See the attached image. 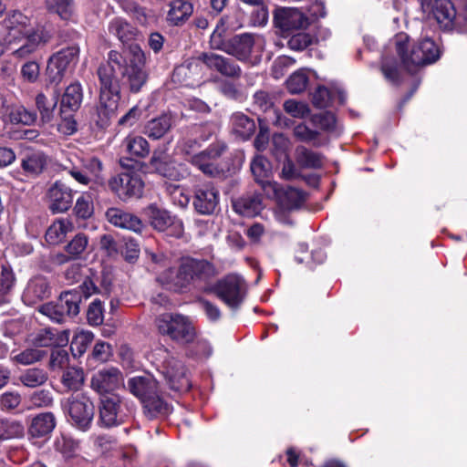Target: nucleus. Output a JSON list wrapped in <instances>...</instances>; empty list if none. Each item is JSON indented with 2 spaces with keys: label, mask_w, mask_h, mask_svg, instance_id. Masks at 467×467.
Returning <instances> with one entry per match:
<instances>
[{
  "label": "nucleus",
  "mask_w": 467,
  "mask_h": 467,
  "mask_svg": "<svg viewBox=\"0 0 467 467\" xmlns=\"http://www.w3.org/2000/svg\"><path fill=\"white\" fill-rule=\"evenodd\" d=\"M393 42L401 64L410 72L435 63L441 56L438 46L429 36L412 43L408 35L400 33L395 36Z\"/></svg>",
  "instance_id": "1"
},
{
  "label": "nucleus",
  "mask_w": 467,
  "mask_h": 467,
  "mask_svg": "<svg viewBox=\"0 0 467 467\" xmlns=\"http://www.w3.org/2000/svg\"><path fill=\"white\" fill-rule=\"evenodd\" d=\"M126 388L141 401L149 418L166 416L170 413L171 407L161 398L159 382L152 375L145 373L130 378Z\"/></svg>",
  "instance_id": "2"
},
{
  "label": "nucleus",
  "mask_w": 467,
  "mask_h": 467,
  "mask_svg": "<svg viewBox=\"0 0 467 467\" xmlns=\"http://www.w3.org/2000/svg\"><path fill=\"white\" fill-rule=\"evenodd\" d=\"M213 272V267L206 260L184 258L179 268H169L162 272L158 280L168 289L181 291L186 288L195 278H206Z\"/></svg>",
  "instance_id": "3"
},
{
  "label": "nucleus",
  "mask_w": 467,
  "mask_h": 467,
  "mask_svg": "<svg viewBox=\"0 0 467 467\" xmlns=\"http://www.w3.org/2000/svg\"><path fill=\"white\" fill-rule=\"evenodd\" d=\"M121 57L125 60L120 67L122 87L131 93L140 92L149 79L142 50L138 45L131 44L122 51Z\"/></svg>",
  "instance_id": "4"
},
{
  "label": "nucleus",
  "mask_w": 467,
  "mask_h": 467,
  "mask_svg": "<svg viewBox=\"0 0 467 467\" xmlns=\"http://www.w3.org/2000/svg\"><path fill=\"white\" fill-rule=\"evenodd\" d=\"M156 326L160 334L179 344L188 345L197 338L195 327L190 319L180 314H162L156 318Z\"/></svg>",
  "instance_id": "5"
},
{
  "label": "nucleus",
  "mask_w": 467,
  "mask_h": 467,
  "mask_svg": "<svg viewBox=\"0 0 467 467\" xmlns=\"http://www.w3.org/2000/svg\"><path fill=\"white\" fill-rule=\"evenodd\" d=\"M212 292L230 308L238 309L246 296L247 285L244 278L232 274L217 281Z\"/></svg>",
  "instance_id": "6"
},
{
  "label": "nucleus",
  "mask_w": 467,
  "mask_h": 467,
  "mask_svg": "<svg viewBox=\"0 0 467 467\" xmlns=\"http://www.w3.org/2000/svg\"><path fill=\"white\" fill-rule=\"evenodd\" d=\"M78 54V47L72 46L51 56L47 67V81L57 86L64 78L67 71L77 64Z\"/></svg>",
  "instance_id": "7"
},
{
  "label": "nucleus",
  "mask_w": 467,
  "mask_h": 467,
  "mask_svg": "<svg viewBox=\"0 0 467 467\" xmlns=\"http://www.w3.org/2000/svg\"><path fill=\"white\" fill-rule=\"evenodd\" d=\"M72 422L81 431L89 429L94 418L95 408L85 394L71 395L65 406Z\"/></svg>",
  "instance_id": "8"
},
{
  "label": "nucleus",
  "mask_w": 467,
  "mask_h": 467,
  "mask_svg": "<svg viewBox=\"0 0 467 467\" xmlns=\"http://www.w3.org/2000/svg\"><path fill=\"white\" fill-rule=\"evenodd\" d=\"M122 62L125 60L121 53L115 50L109 51L108 60L100 64L97 70L99 90L120 92V83L116 71L120 73Z\"/></svg>",
  "instance_id": "9"
},
{
  "label": "nucleus",
  "mask_w": 467,
  "mask_h": 467,
  "mask_svg": "<svg viewBox=\"0 0 467 467\" xmlns=\"http://www.w3.org/2000/svg\"><path fill=\"white\" fill-rule=\"evenodd\" d=\"M109 186L119 199L127 201L130 198L141 197L144 182L139 174L123 172L112 177Z\"/></svg>",
  "instance_id": "10"
},
{
  "label": "nucleus",
  "mask_w": 467,
  "mask_h": 467,
  "mask_svg": "<svg viewBox=\"0 0 467 467\" xmlns=\"http://www.w3.org/2000/svg\"><path fill=\"white\" fill-rule=\"evenodd\" d=\"M166 357L161 367V373L165 378L169 387L175 391H187L191 388L190 380L182 361L169 355L165 349Z\"/></svg>",
  "instance_id": "11"
},
{
  "label": "nucleus",
  "mask_w": 467,
  "mask_h": 467,
  "mask_svg": "<svg viewBox=\"0 0 467 467\" xmlns=\"http://www.w3.org/2000/svg\"><path fill=\"white\" fill-rule=\"evenodd\" d=\"M224 150L223 144H213L196 154H192L189 150H186V161L205 175L213 177L220 173V169L215 162Z\"/></svg>",
  "instance_id": "12"
},
{
  "label": "nucleus",
  "mask_w": 467,
  "mask_h": 467,
  "mask_svg": "<svg viewBox=\"0 0 467 467\" xmlns=\"http://www.w3.org/2000/svg\"><path fill=\"white\" fill-rule=\"evenodd\" d=\"M421 8L445 30L453 29L456 9L451 0H421Z\"/></svg>",
  "instance_id": "13"
},
{
  "label": "nucleus",
  "mask_w": 467,
  "mask_h": 467,
  "mask_svg": "<svg viewBox=\"0 0 467 467\" xmlns=\"http://www.w3.org/2000/svg\"><path fill=\"white\" fill-rule=\"evenodd\" d=\"M1 25L5 31L4 40L8 46L19 42L32 28L30 18L18 10L7 12Z\"/></svg>",
  "instance_id": "14"
},
{
  "label": "nucleus",
  "mask_w": 467,
  "mask_h": 467,
  "mask_svg": "<svg viewBox=\"0 0 467 467\" xmlns=\"http://www.w3.org/2000/svg\"><path fill=\"white\" fill-rule=\"evenodd\" d=\"M123 384L122 373L114 367L104 368L94 372L90 379L91 389L101 397L114 394L113 391Z\"/></svg>",
  "instance_id": "15"
},
{
  "label": "nucleus",
  "mask_w": 467,
  "mask_h": 467,
  "mask_svg": "<svg viewBox=\"0 0 467 467\" xmlns=\"http://www.w3.org/2000/svg\"><path fill=\"white\" fill-rule=\"evenodd\" d=\"M150 168L156 173L172 181H180L189 175L187 167L170 160L164 151H154L150 160Z\"/></svg>",
  "instance_id": "16"
},
{
  "label": "nucleus",
  "mask_w": 467,
  "mask_h": 467,
  "mask_svg": "<svg viewBox=\"0 0 467 467\" xmlns=\"http://www.w3.org/2000/svg\"><path fill=\"white\" fill-rule=\"evenodd\" d=\"M47 40L48 38L43 30L31 28L19 42L10 46L12 56L18 59H26L33 55L40 46L46 44Z\"/></svg>",
  "instance_id": "17"
},
{
  "label": "nucleus",
  "mask_w": 467,
  "mask_h": 467,
  "mask_svg": "<svg viewBox=\"0 0 467 467\" xmlns=\"http://www.w3.org/2000/svg\"><path fill=\"white\" fill-rule=\"evenodd\" d=\"M198 61L224 77L237 78L242 74L241 67L233 59L213 52L200 54Z\"/></svg>",
  "instance_id": "18"
},
{
  "label": "nucleus",
  "mask_w": 467,
  "mask_h": 467,
  "mask_svg": "<svg viewBox=\"0 0 467 467\" xmlns=\"http://www.w3.org/2000/svg\"><path fill=\"white\" fill-rule=\"evenodd\" d=\"M99 422L101 426L110 428L123 421L121 414V400L116 394L102 396L99 407Z\"/></svg>",
  "instance_id": "19"
},
{
  "label": "nucleus",
  "mask_w": 467,
  "mask_h": 467,
  "mask_svg": "<svg viewBox=\"0 0 467 467\" xmlns=\"http://www.w3.org/2000/svg\"><path fill=\"white\" fill-rule=\"evenodd\" d=\"M47 196L53 213L67 211L73 202L72 190L61 181H57L49 187Z\"/></svg>",
  "instance_id": "20"
},
{
  "label": "nucleus",
  "mask_w": 467,
  "mask_h": 467,
  "mask_svg": "<svg viewBox=\"0 0 467 467\" xmlns=\"http://www.w3.org/2000/svg\"><path fill=\"white\" fill-rule=\"evenodd\" d=\"M219 202V192L213 185L208 183L194 190L193 207L201 214H212Z\"/></svg>",
  "instance_id": "21"
},
{
  "label": "nucleus",
  "mask_w": 467,
  "mask_h": 467,
  "mask_svg": "<svg viewBox=\"0 0 467 467\" xmlns=\"http://www.w3.org/2000/svg\"><path fill=\"white\" fill-rule=\"evenodd\" d=\"M120 92L99 90L97 113L100 126H107L117 116Z\"/></svg>",
  "instance_id": "22"
},
{
  "label": "nucleus",
  "mask_w": 467,
  "mask_h": 467,
  "mask_svg": "<svg viewBox=\"0 0 467 467\" xmlns=\"http://www.w3.org/2000/svg\"><path fill=\"white\" fill-rule=\"evenodd\" d=\"M106 218L116 227L140 233L144 228L142 221L135 214L120 208L111 207L106 212Z\"/></svg>",
  "instance_id": "23"
},
{
  "label": "nucleus",
  "mask_w": 467,
  "mask_h": 467,
  "mask_svg": "<svg viewBox=\"0 0 467 467\" xmlns=\"http://www.w3.org/2000/svg\"><path fill=\"white\" fill-rule=\"evenodd\" d=\"M176 124V115L164 112L150 119L144 127V134L151 140H160L168 134Z\"/></svg>",
  "instance_id": "24"
},
{
  "label": "nucleus",
  "mask_w": 467,
  "mask_h": 467,
  "mask_svg": "<svg viewBox=\"0 0 467 467\" xmlns=\"http://www.w3.org/2000/svg\"><path fill=\"white\" fill-rule=\"evenodd\" d=\"M234 212L242 216L254 217L263 210V200L260 193L250 192L233 200Z\"/></svg>",
  "instance_id": "25"
},
{
  "label": "nucleus",
  "mask_w": 467,
  "mask_h": 467,
  "mask_svg": "<svg viewBox=\"0 0 467 467\" xmlns=\"http://www.w3.org/2000/svg\"><path fill=\"white\" fill-rule=\"evenodd\" d=\"M254 44L255 41L253 35H236L228 40L227 47L224 52L244 61L249 58Z\"/></svg>",
  "instance_id": "26"
},
{
  "label": "nucleus",
  "mask_w": 467,
  "mask_h": 467,
  "mask_svg": "<svg viewBox=\"0 0 467 467\" xmlns=\"http://www.w3.org/2000/svg\"><path fill=\"white\" fill-rule=\"evenodd\" d=\"M49 294L50 288L47 279L43 276H36L27 283L22 298L26 305L31 306L48 297Z\"/></svg>",
  "instance_id": "27"
},
{
  "label": "nucleus",
  "mask_w": 467,
  "mask_h": 467,
  "mask_svg": "<svg viewBox=\"0 0 467 467\" xmlns=\"http://www.w3.org/2000/svg\"><path fill=\"white\" fill-rule=\"evenodd\" d=\"M56 427V418L52 412H43L35 416L28 427L30 438H47Z\"/></svg>",
  "instance_id": "28"
},
{
  "label": "nucleus",
  "mask_w": 467,
  "mask_h": 467,
  "mask_svg": "<svg viewBox=\"0 0 467 467\" xmlns=\"http://www.w3.org/2000/svg\"><path fill=\"white\" fill-rule=\"evenodd\" d=\"M59 91L56 89L51 98H47L44 93H39L36 97V107L40 115L42 123H49L54 118V112L57 105Z\"/></svg>",
  "instance_id": "29"
},
{
  "label": "nucleus",
  "mask_w": 467,
  "mask_h": 467,
  "mask_svg": "<svg viewBox=\"0 0 467 467\" xmlns=\"http://www.w3.org/2000/svg\"><path fill=\"white\" fill-rule=\"evenodd\" d=\"M145 213L150 225L160 232L167 230L174 223L175 218L166 210L159 208L155 204H150L145 209Z\"/></svg>",
  "instance_id": "30"
},
{
  "label": "nucleus",
  "mask_w": 467,
  "mask_h": 467,
  "mask_svg": "<svg viewBox=\"0 0 467 467\" xmlns=\"http://www.w3.org/2000/svg\"><path fill=\"white\" fill-rule=\"evenodd\" d=\"M47 165V157L41 151H34L26 154L22 160L21 167L24 171L36 177L42 173Z\"/></svg>",
  "instance_id": "31"
},
{
  "label": "nucleus",
  "mask_w": 467,
  "mask_h": 467,
  "mask_svg": "<svg viewBox=\"0 0 467 467\" xmlns=\"http://www.w3.org/2000/svg\"><path fill=\"white\" fill-rule=\"evenodd\" d=\"M192 5L189 0H173L170 5L167 20L174 26L183 23L192 13Z\"/></svg>",
  "instance_id": "32"
},
{
  "label": "nucleus",
  "mask_w": 467,
  "mask_h": 467,
  "mask_svg": "<svg viewBox=\"0 0 467 467\" xmlns=\"http://www.w3.org/2000/svg\"><path fill=\"white\" fill-rule=\"evenodd\" d=\"M83 100V89L78 81L71 83L67 87L61 99L60 109L65 108L70 111H76L80 108Z\"/></svg>",
  "instance_id": "33"
},
{
  "label": "nucleus",
  "mask_w": 467,
  "mask_h": 467,
  "mask_svg": "<svg viewBox=\"0 0 467 467\" xmlns=\"http://www.w3.org/2000/svg\"><path fill=\"white\" fill-rule=\"evenodd\" d=\"M47 9L64 21H73L76 16L74 0H45Z\"/></svg>",
  "instance_id": "34"
},
{
  "label": "nucleus",
  "mask_w": 467,
  "mask_h": 467,
  "mask_svg": "<svg viewBox=\"0 0 467 467\" xmlns=\"http://www.w3.org/2000/svg\"><path fill=\"white\" fill-rule=\"evenodd\" d=\"M123 146L131 158H145L150 153L149 142L139 135L127 136L123 140Z\"/></svg>",
  "instance_id": "35"
},
{
  "label": "nucleus",
  "mask_w": 467,
  "mask_h": 467,
  "mask_svg": "<svg viewBox=\"0 0 467 467\" xmlns=\"http://www.w3.org/2000/svg\"><path fill=\"white\" fill-rule=\"evenodd\" d=\"M231 124L233 131L244 140L249 139L255 130L254 119L241 112L232 115Z\"/></svg>",
  "instance_id": "36"
},
{
  "label": "nucleus",
  "mask_w": 467,
  "mask_h": 467,
  "mask_svg": "<svg viewBox=\"0 0 467 467\" xmlns=\"http://www.w3.org/2000/svg\"><path fill=\"white\" fill-rule=\"evenodd\" d=\"M198 59L196 61L187 62L174 68L172 80L174 82L184 83L185 85H193V82L199 80L196 77L199 75L196 70L199 68Z\"/></svg>",
  "instance_id": "37"
},
{
  "label": "nucleus",
  "mask_w": 467,
  "mask_h": 467,
  "mask_svg": "<svg viewBox=\"0 0 467 467\" xmlns=\"http://www.w3.org/2000/svg\"><path fill=\"white\" fill-rule=\"evenodd\" d=\"M108 29L110 34L116 36L122 43H128L136 35V29L120 17L112 19L109 24Z\"/></svg>",
  "instance_id": "38"
},
{
  "label": "nucleus",
  "mask_w": 467,
  "mask_h": 467,
  "mask_svg": "<svg viewBox=\"0 0 467 467\" xmlns=\"http://www.w3.org/2000/svg\"><path fill=\"white\" fill-rule=\"evenodd\" d=\"M296 158L297 163L302 168L319 169L323 165V156L304 146H299L296 149Z\"/></svg>",
  "instance_id": "39"
},
{
  "label": "nucleus",
  "mask_w": 467,
  "mask_h": 467,
  "mask_svg": "<svg viewBox=\"0 0 467 467\" xmlns=\"http://www.w3.org/2000/svg\"><path fill=\"white\" fill-rule=\"evenodd\" d=\"M72 223L67 219L55 221L47 230L46 240L50 244H59L72 231Z\"/></svg>",
  "instance_id": "40"
},
{
  "label": "nucleus",
  "mask_w": 467,
  "mask_h": 467,
  "mask_svg": "<svg viewBox=\"0 0 467 467\" xmlns=\"http://www.w3.org/2000/svg\"><path fill=\"white\" fill-rule=\"evenodd\" d=\"M57 301L64 308V312H66L67 317H75L79 313L81 295L77 289L62 293Z\"/></svg>",
  "instance_id": "41"
},
{
  "label": "nucleus",
  "mask_w": 467,
  "mask_h": 467,
  "mask_svg": "<svg viewBox=\"0 0 467 467\" xmlns=\"http://www.w3.org/2000/svg\"><path fill=\"white\" fill-rule=\"evenodd\" d=\"M305 201L304 192L293 187L282 188L279 196L280 205L286 210L298 208Z\"/></svg>",
  "instance_id": "42"
},
{
  "label": "nucleus",
  "mask_w": 467,
  "mask_h": 467,
  "mask_svg": "<svg viewBox=\"0 0 467 467\" xmlns=\"http://www.w3.org/2000/svg\"><path fill=\"white\" fill-rule=\"evenodd\" d=\"M16 284V277L12 268L3 265L0 273V305L8 303L10 293Z\"/></svg>",
  "instance_id": "43"
},
{
  "label": "nucleus",
  "mask_w": 467,
  "mask_h": 467,
  "mask_svg": "<svg viewBox=\"0 0 467 467\" xmlns=\"http://www.w3.org/2000/svg\"><path fill=\"white\" fill-rule=\"evenodd\" d=\"M47 372L38 368H27L19 376L20 382L27 388L40 387L47 382Z\"/></svg>",
  "instance_id": "44"
},
{
  "label": "nucleus",
  "mask_w": 467,
  "mask_h": 467,
  "mask_svg": "<svg viewBox=\"0 0 467 467\" xmlns=\"http://www.w3.org/2000/svg\"><path fill=\"white\" fill-rule=\"evenodd\" d=\"M9 121L13 124L32 125L37 119L34 110H29L22 105L13 106L8 113Z\"/></svg>",
  "instance_id": "45"
},
{
  "label": "nucleus",
  "mask_w": 467,
  "mask_h": 467,
  "mask_svg": "<svg viewBox=\"0 0 467 467\" xmlns=\"http://www.w3.org/2000/svg\"><path fill=\"white\" fill-rule=\"evenodd\" d=\"M250 169L257 183L269 179L272 171L271 163L262 155H257L253 159Z\"/></svg>",
  "instance_id": "46"
},
{
  "label": "nucleus",
  "mask_w": 467,
  "mask_h": 467,
  "mask_svg": "<svg viewBox=\"0 0 467 467\" xmlns=\"http://www.w3.org/2000/svg\"><path fill=\"white\" fill-rule=\"evenodd\" d=\"M61 382L67 390H78L84 383L83 369L67 368L63 371Z\"/></svg>",
  "instance_id": "47"
},
{
  "label": "nucleus",
  "mask_w": 467,
  "mask_h": 467,
  "mask_svg": "<svg viewBox=\"0 0 467 467\" xmlns=\"http://www.w3.org/2000/svg\"><path fill=\"white\" fill-rule=\"evenodd\" d=\"M24 432L25 428L21 422L0 419V441L20 438Z\"/></svg>",
  "instance_id": "48"
},
{
  "label": "nucleus",
  "mask_w": 467,
  "mask_h": 467,
  "mask_svg": "<svg viewBox=\"0 0 467 467\" xmlns=\"http://www.w3.org/2000/svg\"><path fill=\"white\" fill-rule=\"evenodd\" d=\"M46 352L37 348H26L25 350L15 354L11 357L12 361L15 363L29 366L36 363L44 358Z\"/></svg>",
  "instance_id": "49"
},
{
  "label": "nucleus",
  "mask_w": 467,
  "mask_h": 467,
  "mask_svg": "<svg viewBox=\"0 0 467 467\" xmlns=\"http://www.w3.org/2000/svg\"><path fill=\"white\" fill-rule=\"evenodd\" d=\"M308 18L299 10L288 11L283 18L282 26L285 29H303L308 26Z\"/></svg>",
  "instance_id": "50"
},
{
  "label": "nucleus",
  "mask_w": 467,
  "mask_h": 467,
  "mask_svg": "<svg viewBox=\"0 0 467 467\" xmlns=\"http://www.w3.org/2000/svg\"><path fill=\"white\" fill-rule=\"evenodd\" d=\"M226 37V27L223 18L217 23L216 27L213 31L210 37V47L213 49L225 51L228 44Z\"/></svg>",
  "instance_id": "51"
},
{
  "label": "nucleus",
  "mask_w": 467,
  "mask_h": 467,
  "mask_svg": "<svg viewBox=\"0 0 467 467\" xmlns=\"http://www.w3.org/2000/svg\"><path fill=\"white\" fill-rule=\"evenodd\" d=\"M93 334L88 331H80L77 333L71 341L70 349L74 357L81 356L85 353L88 346L93 340Z\"/></svg>",
  "instance_id": "52"
},
{
  "label": "nucleus",
  "mask_w": 467,
  "mask_h": 467,
  "mask_svg": "<svg viewBox=\"0 0 467 467\" xmlns=\"http://www.w3.org/2000/svg\"><path fill=\"white\" fill-rule=\"evenodd\" d=\"M284 110L293 118L304 119L310 113L309 106L303 101L287 99L284 102Z\"/></svg>",
  "instance_id": "53"
},
{
  "label": "nucleus",
  "mask_w": 467,
  "mask_h": 467,
  "mask_svg": "<svg viewBox=\"0 0 467 467\" xmlns=\"http://www.w3.org/2000/svg\"><path fill=\"white\" fill-rule=\"evenodd\" d=\"M74 213L77 217L81 219H88L91 217L94 213V206L92 198L88 194H83L77 199Z\"/></svg>",
  "instance_id": "54"
},
{
  "label": "nucleus",
  "mask_w": 467,
  "mask_h": 467,
  "mask_svg": "<svg viewBox=\"0 0 467 467\" xmlns=\"http://www.w3.org/2000/svg\"><path fill=\"white\" fill-rule=\"evenodd\" d=\"M294 136L304 142H312L314 146H320V142L317 140L319 132L309 129L306 125L301 123L296 125L293 130Z\"/></svg>",
  "instance_id": "55"
},
{
  "label": "nucleus",
  "mask_w": 467,
  "mask_h": 467,
  "mask_svg": "<svg viewBox=\"0 0 467 467\" xmlns=\"http://www.w3.org/2000/svg\"><path fill=\"white\" fill-rule=\"evenodd\" d=\"M54 447L66 457L72 456L78 448V443L70 437L61 435L57 437L54 441Z\"/></svg>",
  "instance_id": "56"
},
{
  "label": "nucleus",
  "mask_w": 467,
  "mask_h": 467,
  "mask_svg": "<svg viewBox=\"0 0 467 467\" xmlns=\"http://www.w3.org/2000/svg\"><path fill=\"white\" fill-rule=\"evenodd\" d=\"M272 152L276 159L286 157L287 150L290 148L289 140L282 133H275L272 137Z\"/></svg>",
  "instance_id": "57"
},
{
  "label": "nucleus",
  "mask_w": 467,
  "mask_h": 467,
  "mask_svg": "<svg viewBox=\"0 0 467 467\" xmlns=\"http://www.w3.org/2000/svg\"><path fill=\"white\" fill-rule=\"evenodd\" d=\"M40 312L57 323L64 322L67 317L57 300L55 303L43 305L40 308Z\"/></svg>",
  "instance_id": "58"
},
{
  "label": "nucleus",
  "mask_w": 467,
  "mask_h": 467,
  "mask_svg": "<svg viewBox=\"0 0 467 467\" xmlns=\"http://www.w3.org/2000/svg\"><path fill=\"white\" fill-rule=\"evenodd\" d=\"M307 82L308 78L304 72H296L287 79V89L293 94L300 93L306 89Z\"/></svg>",
  "instance_id": "59"
},
{
  "label": "nucleus",
  "mask_w": 467,
  "mask_h": 467,
  "mask_svg": "<svg viewBox=\"0 0 467 467\" xmlns=\"http://www.w3.org/2000/svg\"><path fill=\"white\" fill-rule=\"evenodd\" d=\"M55 328L46 327L38 330L32 339L33 344L38 348L53 347L55 342Z\"/></svg>",
  "instance_id": "60"
},
{
  "label": "nucleus",
  "mask_w": 467,
  "mask_h": 467,
  "mask_svg": "<svg viewBox=\"0 0 467 467\" xmlns=\"http://www.w3.org/2000/svg\"><path fill=\"white\" fill-rule=\"evenodd\" d=\"M88 175L92 178V182L102 183L104 178L102 176V162L98 158H91L84 163L83 166Z\"/></svg>",
  "instance_id": "61"
},
{
  "label": "nucleus",
  "mask_w": 467,
  "mask_h": 467,
  "mask_svg": "<svg viewBox=\"0 0 467 467\" xmlns=\"http://www.w3.org/2000/svg\"><path fill=\"white\" fill-rule=\"evenodd\" d=\"M88 245V237L85 234H77L65 247L66 252L71 257H77L82 254Z\"/></svg>",
  "instance_id": "62"
},
{
  "label": "nucleus",
  "mask_w": 467,
  "mask_h": 467,
  "mask_svg": "<svg viewBox=\"0 0 467 467\" xmlns=\"http://www.w3.org/2000/svg\"><path fill=\"white\" fill-rule=\"evenodd\" d=\"M313 37L305 32L294 34L289 38L287 45L293 50H303L313 43Z\"/></svg>",
  "instance_id": "63"
},
{
  "label": "nucleus",
  "mask_w": 467,
  "mask_h": 467,
  "mask_svg": "<svg viewBox=\"0 0 467 467\" xmlns=\"http://www.w3.org/2000/svg\"><path fill=\"white\" fill-rule=\"evenodd\" d=\"M88 322L91 326H99L103 322V307L99 300L95 299L87 312Z\"/></svg>",
  "instance_id": "64"
}]
</instances>
